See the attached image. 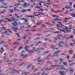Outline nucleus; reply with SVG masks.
I'll list each match as a JSON object with an SVG mask.
<instances>
[{
    "instance_id": "obj_57",
    "label": "nucleus",
    "mask_w": 75,
    "mask_h": 75,
    "mask_svg": "<svg viewBox=\"0 0 75 75\" xmlns=\"http://www.w3.org/2000/svg\"><path fill=\"white\" fill-rule=\"evenodd\" d=\"M56 25L58 27H59L60 28H61V26H60V25Z\"/></svg>"
},
{
    "instance_id": "obj_10",
    "label": "nucleus",
    "mask_w": 75,
    "mask_h": 75,
    "mask_svg": "<svg viewBox=\"0 0 75 75\" xmlns=\"http://www.w3.org/2000/svg\"><path fill=\"white\" fill-rule=\"evenodd\" d=\"M26 11H27L26 10H25V9H24L22 10L21 12V13H25V12H26Z\"/></svg>"
},
{
    "instance_id": "obj_43",
    "label": "nucleus",
    "mask_w": 75,
    "mask_h": 75,
    "mask_svg": "<svg viewBox=\"0 0 75 75\" xmlns=\"http://www.w3.org/2000/svg\"><path fill=\"white\" fill-rule=\"evenodd\" d=\"M22 39H26V37H25L24 36H22Z\"/></svg>"
},
{
    "instance_id": "obj_17",
    "label": "nucleus",
    "mask_w": 75,
    "mask_h": 75,
    "mask_svg": "<svg viewBox=\"0 0 75 75\" xmlns=\"http://www.w3.org/2000/svg\"><path fill=\"white\" fill-rule=\"evenodd\" d=\"M69 3L70 4L69 6L72 8V3L71 2H69Z\"/></svg>"
},
{
    "instance_id": "obj_32",
    "label": "nucleus",
    "mask_w": 75,
    "mask_h": 75,
    "mask_svg": "<svg viewBox=\"0 0 75 75\" xmlns=\"http://www.w3.org/2000/svg\"><path fill=\"white\" fill-rule=\"evenodd\" d=\"M35 8H39V9H40V8H42V7L36 6V7H35Z\"/></svg>"
},
{
    "instance_id": "obj_46",
    "label": "nucleus",
    "mask_w": 75,
    "mask_h": 75,
    "mask_svg": "<svg viewBox=\"0 0 75 75\" xmlns=\"http://www.w3.org/2000/svg\"><path fill=\"white\" fill-rule=\"evenodd\" d=\"M6 34V33H4V32H1V34Z\"/></svg>"
},
{
    "instance_id": "obj_61",
    "label": "nucleus",
    "mask_w": 75,
    "mask_h": 75,
    "mask_svg": "<svg viewBox=\"0 0 75 75\" xmlns=\"http://www.w3.org/2000/svg\"><path fill=\"white\" fill-rule=\"evenodd\" d=\"M33 49H32V50H33V51H34V50H36V49H35V47H33Z\"/></svg>"
},
{
    "instance_id": "obj_9",
    "label": "nucleus",
    "mask_w": 75,
    "mask_h": 75,
    "mask_svg": "<svg viewBox=\"0 0 75 75\" xmlns=\"http://www.w3.org/2000/svg\"><path fill=\"white\" fill-rule=\"evenodd\" d=\"M60 31L63 32V33H65L66 34H67V32L65 31V30H62L61 29H60Z\"/></svg>"
},
{
    "instance_id": "obj_60",
    "label": "nucleus",
    "mask_w": 75,
    "mask_h": 75,
    "mask_svg": "<svg viewBox=\"0 0 75 75\" xmlns=\"http://www.w3.org/2000/svg\"><path fill=\"white\" fill-rule=\"evenodd\" d=\"M51 69H52V68H50L49 69H47V71H50V70H51Z\"/></svg>"
},
{
    "instance_id": "obj_1",
    "label": "nucleus",
    "mask_w": 75,
    "mask_h": 75,
    "mask_svg": "<svg viewBox=\"0 0 75 75\" xmlns=\"http://www.w3.org/2000/svg\"><path fill=\"white\" fill-rule=\"evenodd\" d=\"M60 51H61L59 50V51H58L57 52H54V53L53 54V55H52V57H54V56H57V55L56 54H58V52H60Z\"/></svg>"
},
{
    "instance_id": "obj_20",
    "label": "nucleus",
    "mask_w": 75,
    "mask_h": 75,
    "mask_svg": "<svg viewBox=\"0 0 75 75\" xmlns=\"http://www.w3.org/2000/svg\"><path fill=\"white\" fill-rule=\"evenodd\" d=\"M4 43V41H2L0 42V45H2Z\"/></svg>"
},
{
    "instance_id": "obj_3",
    "label": "nucleus",
    "mask_w": 75,
    "mask_h": 75,
    "mask_svg": "<svg viewBox=\"0 0 75 75\" xmlns=\"http://www.w3.org/2000/svg\"><path fill=\"white\" fill-rule=\"evenodd\" d=\"M11 18H12V20H9L8 21H16V19L15 18L13 17H11Z\"/></svg>"
},
{
    "instance_id": "obj_48",
    "label": "nucleus",
    "mask_w": 75,
    "mask_h": 75,
    "mask_svg": "<svg viewBox=\"0 0 75 75\" xmlns=\"http://www.w3.org/2000/svg\"><path fill=\"white\" fill-rule=\"evenodd\" d=\"M40 10H40V11H44V10L43 9H42V8H40Z\"/></svg>"
},
{
    "instance_id": "obj_33",
    "label": "nucleus",
    "mask_w": 75,
    "mask_h": 75,
    "mask_svg": "<svg viewBox=\"0 0 75 75\" xmlns=\"http://www.w3.org/2000/svg\"><path fill=\"white\" fill-rule=\"evenodd\" d=\"M50 29L51 30H55V29L54 28H50Z\"/></svg>"
},
{
    "instance_id": "obj_58",
    "label": "nucleus",
    "mask_w": 75,
    "mask_h": 75,
    "mask_svg": "<svg viewBox=\"0 0 75 75\" xmlns=\"http://www.w3.org/2000/svg\"><path fill=\"white\" fill-rule=\"evenodd\" d=\"M48 38H46L45 39L44 41H47V40H48Z\"/></svg>"
},
{
    "instance_id": "obj_53",
    "label": "nucleus",
    "mask_w": 75,
    "mask_h": 75,
    "mask_svg": "<svg viewBox=\"0 0 75 75\" xmlns=\"http://www.w3.org/2000/svg\"><path fill=\"white\" fill-rule=\"evenodd\" d=\"M16 18H18L19 19V18H20V16H18L17 17H16Z\"/></svg>"
},
{
    "instance_id": "obj_23",
    "label": "nucleus",
    "mask_w": 75,
    "mask_h": 75,
    "mask_svg": "<svg viewBox=\"0 0 75 75\" xmlns=\"http://www.w3.org/2000/svg\"><path fill=\"white\" fill-rule=\"evenodd\" d=\"M24 73L25 74V75H28L29 73L28 72H27L25 71L24 72Z\"/></svg>"
},
{
    "instance_id": "obj_54",
    "label": "nucleus",
    "mask_w": 75,
    "mask_h": 75,
    "mask_svg": "<svg viewBox=\"0 0 75 75\" xmlns=\"http://www.w3.org/2000/svg\"><path fill=\"white\" fill-rule=\"evenodd\" d=\"M25 18H23L21 19V20H25Z\"/></svg>"
},
{
    "instance_id": "obj_55",
    "label": "nucleus",
    "mask_w": 75,
    "mask_h": 75,
    "mask_svg": "<svg viewBox=\"0 0 75 75\" xmlns=\"http://www.w3.org/2000/svg\"><path fill=\"white\" fill-rule=\"evenodd\" d=\"M14 30H18V28L17 27H16V28H15Z\"/></svg>"
},
{
    "instance_id": "obj_28",
    "label": "nucleus",
    "mask_w": 75,
    "mask_h": 75,
    "mask_svg": "<svg viewBox=\"0 0 75 75\" xmlns=\"http://www.w3.org/2000/svg\"><path fill=\"white\" fill-rule=\"evenodd\" d=\"M18 5H21V4H14V6H18Z\"/></svg>"
},
{
    "instance_id": "obj_45",
    "label": "nucleus",
    "mask_w": 75,
    "mask_h": 75,
    "mask_svg": "<svg viewBox=\"0 0 75 75\" xmlns=\"http://www.w3.org/2000/svg\"><path fill=\"white\" fill-rule=\"evenodd\" d=\"M51 54H50L49 55H47L46 56V57H50V56H51Z\"/></svg>"
},
{
    "instance_id": "obj_12",
    "label": "nucleus",
    "mask_w": 75,
    "mask_h": 75,
    "mask_svg": "<svg viewBox=\"0 0 75 75\" xmlns=\"http://www.w3.org/2000/svg\"><path fill=\"white\" fill-rule=\"evenodd\" d=\"M63 64L65 66H67L68 65V63H67L66 62H63Z\"/></svg>"
},
{
    "instance_id": "obj_25",
    "label": "nucleus",
    "mask_w": 75,
    "mask_h": 75,
    "mask_svg": "<svg viewBox=\"0 0 75 75\" xmlns=\"http://www.w3.org/2000/svg\"><path fill=\"white\" fill-rule=\"evenodd\" d=\"M41 22H40L39 23H36L35 24V25H40V24H41Z\"/></svg>"
},
{
    "instance_id": "obj_44",
    "label": "nucleus",
    "mask_w": 75,
    "mask_h": 75,
    "mask_svg": "<svg viewBox=\"0 0 75 75\" xmlns=\"http://www.w3.org/2000/svg\"><path fill=\"white\" fill-rule=\"evenodd\" d=\"M42 62L43 61L42 60H40L38 61V62Z\"/></svg>"
},
{
    "instance_id": "obj_26",
    "label": "nucleus",
    "mask_w": 75,
    "mask_h": 75,
    "mask_svg": "<svg viewBox=\"0 0 75 75\" xmlns=\"http://www.w3.org/2000/svg\"><path fill=\"white\" fill-rule=\"evenodd\" d=\"M51 35L50 34H48V35H46V37H50V36H51Z\"/></svg>"
},
{
    "instance_id": "obj_31",
    "label": "nucleus",
    "mask_w": 75,
    "mask_h": 75,
    "mask_svg": "<svg viewBox=\"0 0 75 75\" xmlns=\"http://www.w3.org/2000/svg\"><path fill=\"white\" fill-rule=\"evenodd\" d=\"M31 65L30 64H29V65H28V67H27V69L29 68H30V67H31Z\"/></svg>"
},
{
    "instance_id": "obj_2",
    "label": "nucleus",
    "mask_w": 75,
    "mask_h": 75,
    "mask_svg": "<svg viewBox=\"0 0 75 75\" xmlns=\"http://www.w3.org/2000/svg\"><path fill=\"white\" fill-rule=\"evenodd\" d=\"M28 48H29V46H28V45L26 46L25 47V51H26L27 52L28 51Z\"/></svg>"
},
{
    "instance_id": "obj_42",
    "label": "nucleus",
    "mask_w": 75,
    "mask_h": 75,
    "mask_svg": "<svg viewBox=\"0 0 75 75\" xmlns=\"http://www.w3.org/2000/svg\"><path fill=\"white\" fill-rule=\"evenodd\" d=\"M68 29H69V30H71V29H73V28H73V27H70L68 28Z\"/></svg>"
},
{
    "instance_id": "obj_7",
    "label": "nucleus",
    "mask_w": 75,
    "mask_h": 75,
    "mask_svg": "<svg viewBox=\"0 0 75 75\" xmlns=\"http://www.w3.org/2000/svg\"><path fill=\"white\" fill-rule=\"evenodd\" d=\"M3 50H4V48L3 47L1 49V50H2L0 51V53H1V54H3V52L4 51V50L3 51Z\"/></svg>"
},
{
    "instance_id": "obj_8",
    "label": "nucleus",
    "mask_w": 75,
    "mask_h": 75,
    "mask_svg": "<svg viewBox=\"0 0 75 75\" xmlns=\"http://www.w3.org/2000/svg\"><path fill=\"white\" fill-rule=\"evenodd\" d=\"M23 47L22 46L18 48V51H20L21 49H23Z\"/></svg>"
},
{
    "instance_id": "obj_6",
    "label": "nucleus",
    "mask_w": 75,
    "mask_h": 75,
    "mask_svg": "<svg viewBox=\"0 0 75 75\" xmlns=\"http://www.w3.org/2000/svg\"><path fill=\"white\" fill-rule=\"evenodd\" d=\"M1 1L0 3H1V4H4V2H5V0H0Z\"/></svg>"
},
{
    "instance_id": "obj_59",
    "label": "nucleus",
    "mask_w": 75,
    "mask_h": 75,
    "mask_svg": "<svg viewBox=\"0 0 75 75\" xmlns=\"http://www.w3.org/2000/svg\"><path fill=\"white\" fill-rule=\"evenodd\" d=\"M30 17L31 18H34V16L33 15H32L31 16H30Z\"/></svg>"
},
{
    "instance_id": "obj_40",
    "label": "nucleus",
    "mask_w": 75,
    "mask_h": 75,
    "mask_svg": "<svg viewBox=\"0 0 75 75\" xmlns=\"http://www.w3.org/2000/svg\"><path fill=\"white\" fill-rule=\"evenodd\" d=\"M71 31H72V30H68L67 31V32H68V33H69V32H71Z\"/></svg>"
},
{
    "instance_id": "obj_15",
    "label": "nucleus",
    "mask_w": 75,
    "mask_h": 75,
    "mask_svg": "<svg viewBox=\"0 0 75 75\" xmlns=\"http://www.w3.org/2000/svg\"><path fill=\"white\" fill-rule=\"evenodd\" d=\"M71 15V16H72V17H75V14L72 13Z\"/></svg>"
},
{
    "instance_id": "obj_11",
    "label": "nucleus",
    "mask_w": 75,
    "mask_h": 75,
    "mask_svg": "<svg viewBox=\"0 0 75 75\" xmlns=\"http://www.w3.org/2000/svg\"><path fill=\"white\" fill-rule=\"evenodd\" d=\"M40 40V38L37 37V38H35L34 39V41H36V40Z\"/></svg>"
},
{
    "instance_id": "obj_21",
    "label": "nucleus",
    "mask_w": 75,
    "mask_h": 75,
    "mask_svg": "<svg viewBox=\"0 0 75 75\" xmlns=\"http://www.w3.org/2000/svg\"><path fill=\"white\" fill-rule=\"evenodd\" d=\"M64 8H69V9H71V8L69 6L68 7H65Z\"/></svg>"
},
{
    "instance_id": "obj_5",
    "label": "nucleus",
    "mask_w": 75,
    "mask_h": 75,
    "mask_svg": "<svg viewBox=\"0 0 75 75\" xmlns=\"http://www.w3.org/2000/svg\"><path fill=\"white\" fill-rule=\"evenodd\" d=\"M21 57H22L23 58H25V57H27V55H24V54H22L21 55Z\"/></svg>"
},
{
    "instance_id": "obj_50",
    "label": "nucleus",
    "mask_w": 75,
    "mask_h": 75,
    "mask_svg": "<svg viewBox=\"0 0 75 75\" xmlns=\"http://www.w3.org/2000/svg\"><path fill=\"white\" fill-rule=\"evenodd\" d=\"M16 35H17V36H18V37H20V36L19 35V34L16 33Z\"/></svg>"
},
{
    "instance_id": "obj_36",
    "label": "nucleus",
    "mask_w": 75,
    "mask_h": 75,
    "mask_svg": "<svg viewBox=\"0 0 75 75\" xmlns=\"http://www.w3.org/2000/svg\"><path fill=\"white\" fill-rule=\"evenodd\" d=\"M25 64V63H23L21 64H19V66H22L23 65V64Z\"/></svg>"
},
{
    "instance_id": "obj_56",
    "label": "nucleus",
    "mask_w": 75,
    "mask_h": 75,
    "mask_svg": "<svg viewBox=\"0 0 75 75\" xmlns=\"http://www.w3.org/2000/svg\"><path fill=\"white\" fill-rule=\"evenodd\" d=\"M2 28L3 29H5V28H6V27H2Z\"/></svg>"
},
{
    "instance_id": "obj_14",
    "label": "nucleus",
    "mask_w": 75,
    "mask_h": 75,
    "mask_svg": "<svg viewBox=\"0 0 75 75\" xmlns=\"http://www.w3.org/2000/svg\"><path fill=\"white\" fill-rule=\"evenodd\" d=\"M51 46V48H52V49H54V47H55V46L54 45H50Z\"/></svg>"
},
{
    "instance_id": "obj_63",
    "label": "nucleus",
    "mask_w": 75,
    "mask_h": 75,
    "mask_svg": "<svg viewBox=\"0 0 75 75\" xmlns=\"http://www.w3.org/2000/svg\"><path fill=\"white\" fill-rule=\"evenodd\" d=\"M72 44H73V43H70L69 44V45H70V46H72Z\"/></svg>"
},
{
    "instance_id": "obj_29",
    "label": "nucleus",
    "mask_w": 75,
    "mask_h": 75,
    "mask_svg": "<svg viewBox=\"0 0 75 75\" xmlns=\"http://www.w3.org/2000/svg\"><path fill=\"white\" fill-rule=\"evenodd\" d=\"M24 25H23L22 26H20V28L21 29H23V28H24Z\"/></svg>"
},
{
    "instance_id": "obj_24",
    "label": "nucleus",
    "mask_w": 75,
    "mask_h": 75,
    "mask_svg": "<svg viewBox=\"0 0 75 75\" xmlns=\"http://www.w3.org/2000/svg\"><path fill=\"white\" fill-rule=\"evenodd\" d=\"M59 72L60 73V74H61V75H64V74H62V72H61V71H59Z\"/></svg>"
},
{
    "instance_id": "obj_62",
    "label": "nucleus",
    "mask_w": 75,
    "mask_h": 75,
    "mask_svg": "<svg viewBox=\"0 0 75 75\" xmlns=\"http://www.w3.org/2000/svg\"><path fill=\"white\" fill-rule=\"evenodd\" d=\"M56 37H57V38H58V39H60V37H59V36H58V35L57 36H56Z\"/></svg>"
},
{
    "instance_id": "obj_49",
    "label": "nucleus",
    "mask_w": 75,
    "mask_h": 75,
    "mask_svg": "<svg viewBox=\"0 0 75 75\" xmlns=\"http://www.w3.org/2000/svg\"><path fill=\"white\" fill-rule=\"evenodd\" d=\"M31 11V10L30 9H28L26 10V11Z\"/></svg>"
},
{
    "instance_id": "obj_13",
    "label": "nucleus",
    "mask_w": 75,
    "mask_h": 75,
    "mask_svg": "<svg viewBox=\"0 0 75 75\" xmlns=\"http://www.w3.org/2000/svg\"><path fill=\"white\" fill-rule=\"evenodd\" d=\"M69 52L71 55L72 54V52H73V50H69Z\"/></svg>"
},
{
    "instance_id": "obj_64",
    "label": "nucleus",
    "mask_w": 75,
    "mask_h": 75,
    "mask_svg": "<svg viewBox=\"0 0 75 75\" xmlns=\"http://www.w3.org/2000/svg\"><path fill=\"white\" fill-rule=\"evenodd\" d=\"M4 6H0V8H4Z\"/></svg>"
},
{
    "instance_id": "obj_38",
    "label": "nucleus",
    "mask_w": 75,
    "mask_h": 75,
    "mask_svg": "<svg viewBox=\"0 0 75 75\" xmlns=\"http://www.w3.org/2000/svg\"><path fill=\"white\" fill-rule=\"evenodd\" d=\"M48 31H47V30H44L43 31V33H48Z\"/></svg>"
},
{
    "instance_id": "obj_41",
    "label": "nucleus",
    "mask_w": 75,
    "mask_h": 75,
    "mask_svg": "<svg viewBox=\"0 0 75 75\" xmlns=\"http://www.w3.org/2000/svg\"><path fill=\"white\" fill-rule=\"evenodd\" d=\"M43 35L42 34H37L36 35H37V36H38V35Z\"/></svg>"
},
{
    "instance_id": "obj_34",
    "label": "nucleus",
    "mask_w": 75,
    "mask_h": 75,
    "mask_svg": "<svg viewBox=\"0 0 75 75\" xmlns=\"http://www.w3.org/2000/svg\"><path fill=\"white\" fill-rule=\"evenodd\" d=\"M54 20H55V21H59V20H58V18H56L55 19H54Z\"/></svg>"
},
{
    "instance_id": "obj_4",
    "label": "nucleus",
    "mask_w": 75,
    "mask_h": 75,
    "mask_svg": "<svg viewBox=\"0 0 75 75\" xmlns=\"http://www.w3.org/2000/svg\"><path fill=\"white\" fill-rule=\"evenodd\" d=\"M28 53H32L34 52V50H29V51H28Z\"/></svg>"
},
{
    "instance_id": "obj_39",
    "label": "nucleus",
    "mask_w": 75,
    "mask_h": 75,
    "mask_svg": "<svg viewBox=\"0 0 75 75\" xmlns=\"http://www.w3.org/2000/svg\"><path fill=\"white\" fill-rule=\"evenodd\" d=\"M70 38H74V36L72 35H70L69 36Z\"/></svg>"
},
{
    "instance_id": "obj_51",
    "label": "nucleus",
    "mask_w": 75,
    "mask_h": 75,
    "mask_svg": "<svg viewBox=\"0 0 75 75\" xmlns=\"http://www.w3.org/2000/svg\"><path fill=\"white\" fill-rule=\"evenodd\" d=\"M49 52H50L49 51H47V52H45V54H48V53H49Z\"/></svg>"
},
{
    "instance_id": "obj_27",
    "label": "nucleus",
    "mask_w": 75,
    "mask_h": 75,
    "mask_svg": "<svg viewBox=\"0 0 75 75\" xmlns=\"http://www.w3.org/2000/svg\"><path fill=\"white\" fill-rule=\"evenodd\" d=\"M24 5H25L26 6H26H27V5H28V3H26V2H25L24 3Z\"/></svg>"
},
{
    "instance_id": "obj_52",
    "label": "nucleus",
    "mask_w": 75,
    "mask_h": 75,
    "mask_svg": "<svg viewBox=\"0 0 75 75\" xmlns=\"http://www.w3.org/2000/svg\"><path fill=\"white\" fill-rule=\"evenodd\" d=\"M39 2H40V3H43V1H39Z\"/></svg>"
},
{
    "instance_id": "obj_47",
    "label": "nucleus",
    "mask_w": 75,
    "mask_h": 75,
    "mask_svg": "<svg viewBox=\"0 0 75 75\" xmlns=\"http://www.w3.org/2000/svg\"><path fill=\"white\" fill-rule=\"evenodd\" d=\"M14 67H13L12 68H11V71H14Z\"/></svg>"
},
{
    "instance_id": "obj_18",
    "label": "nucleus",
    "mask_w": 75,
    "mask_h": 75,
    "mask_svg": "<svg viewBox=\"0 0 75 75\" xmlns=\"http://www.w3.org/2000/svg\"><path fill=\"white\" fill-rule=\"evenodd\" d=\"M69 69L70 72H74V70H72V68H70Z\"/></svg>"
},
{
    "instance_id": "obj_19",
    "label": "nucleus",
    "mask_w": 75,
    "mask_h": 75,
    "mask_svg": "<svg viewBox=\"0 0 75 75\" xmlns=\"http://www.w3.org/2000/svg\"><path fill=\"white\" fill-rule=\"evenodd\" d=\"M14 24H15V26H17V22L15 21L14 22Z\"/></svg>"
},
{
    "instance_id": "obj_16",
    "label": "nucleus",
    "mask_w": 75,
    "mask_h": 75,
    "mask_svg": "<svg viewBox=\"0 0 75 75\" xmlns=\"http://www.w3.org/2000/svg\"><path fill=\"white\" fill-rule=\"evenodd\" d=\"M59 60L60 61V62H62V61H64V59L61 58H59Z\"/></svg>"
},
{
    "instance_id": "obj_22",
    "label": "nucleus",
    "mask_w": 75,
    "mask_h": 75,
    "mask_svg": "<svg viewBox=\"0 0 75 75\" xmlns=\"http://www.w3.org/2000/svg\"><path fill=\"white\" fill-rule=\"evenodd\" d=\"M58 46H59V47H63L61 45V44H59L58 45Z\"/></svg>"
},
{
    "instance_id": "obj_35",
    "label": "nucleus",
    "mask_w": 75,
    "mask_h": 75,
    "mask_svg": "<svg viewBox=\"0 0 75 75\" xmlns=\"http://www.w3.org/2000/svg\"><path fill=\"white\" fill-rule=\"evenodd\" d=\"M25 23H27L28 22V20L25 19Z\"/></svg>"
},
{
    "instance_id": "obj_37",
    "label": "nucleus",
    "mask_w": 75,
    "mask_h": 75,
    "mask_svg": "<svg viewBox=\"0 0 75 75\" xmlns=\"http://www.w3.org/2000/svg\"><path fill=\"white\" fill-rule=\"evenodd\" d=\"M21 6H23V7H26V6L24 4H23V5H21Z\"/></svg>"
},
{
    "instance_id": "obj_30",
    "label": "nucleus",
    "mask_w": 75,
    "mask_h": 75,
    "mask_svg": "<svg viewBox=\"0 0 75 75\" xmlns=\"http://www.w3.org/2000/svg\"><path fill=\"white\" fill-rule=\"evenodd\" d=\"M74 62H72L71 64H70L69 65V66H70V67H71V66H72V65L74 64Z\"/></svg>"
}]
</instances>
